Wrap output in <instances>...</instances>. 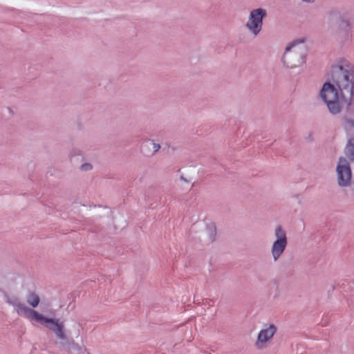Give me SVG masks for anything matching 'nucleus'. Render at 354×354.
Listing matches in <instances>:
<instances>
[{
	"label": "nucleus",
	"mask_w": 354,
	"mask_h": 354,
	"mask_svg": "<svg viewBox=\"0 0 354 354\" xmlns=\"http://www.w3.org/2000/svg\"><path fill=\"white\" fill-rule=\"evenodd\" d=\"M353 88L354 68L345 62L333 66L330 77L323 84L319 95L329 113L337 115L351 99Z\"/></svg>",
	"instance_id": "obj_1"
},
{
	"label": "nucleus",
	"mask_w": 354,
	"mask_h": 354,
	"mask_svg": "<svg viewBox=\"0 0 354 354\" xmlns=\"http://www.w3.org/2000/svg\"><path fill=\"white\" fill-rule=\"evenodd\" d=\"M3 298L8 304L14 308L18 315L28 320L33 326L46 328L51 330L59 339L66 340L67 339L68 333L64 321L47 316L37 310L28 308L22 302L19 294L11 285L8 287Z\"/></svg>",
	"instance_id": "obj_2"
},
{
	"label": "nucleus",
	"mask_w": 354,
	"mask_h": 354,
	"mask_svg": "<svg viewBox=\"0 0 354 354\" xmlns=\"http://www.w3.org/2000/svg\"><path fill=\"white\" fill-rule=\"evenodd\" d=\"M304 43V39H297L287 45L281 58L285 68L293 69L305 64L306 48Z\"/></svg>",
	"instance_id": "obj_3"
},
{
	"label": "nucleus",
	"mask_w": 354,
	"mask_h": 354,
	"mask_svg": "<svg viewBox=\"0 0 354 354\" xmlns=\"http://www.w3.org/2000/svg\"><path fill=\"white\" fill-rule=\"evenodd\" d=\"M330 20L337 19L336 35L341 43L351 42L353 38V19L346 13L332 10L328 13Z\"/></svg>",
	"instance_id": "obj_4"
},
{
	"label": "nucleus",
	"mask_w": 354,
	"mask_h": 354,
	"mask_svg": "<svg viewBox=\"0 0 354 354\" xmlns=\"http://www.w3.org/2000/svg\"><path fill=\"white\" fill-rule=\"evenodd\" d=\"M266 17L267 10L263 8H256L249 12L245 27L251 35L255 37L261 32Z\"/></svg>",
	"instance_id": "obj_5"
},
{
	"label": "nucleus",
	"mask_w": 354,
	"mask_h": 354,
	"mask_svg": "<svg viewBox=\"0 0 354 354\" xmlns=\"http://www.w3.org/2000/svg\"><path fill=\"white\" fill-rule=\"evenodd\" d=\"M288 246V237L286 230L280 225L274 230V240L270 248V254L272 260L276 262L283 254Z\"/></svg>",
	"instance_id": "obj_6"
},
{
	"label": "nucleus",
	"mask_w": 354,
	"mask_h": 354,
	"mask_svg": "<svg viewBox=\"0 0 354 354\" xmlns=\"http://www.w3.org/2000/svg\"><path fill=\"white\" fill-rule=\"evenodd\" d=\"M335 174L337 185L340 187H348L352 183V169L349 160L344 156L338 158Z\"/></svg>",
	"instance_id": "obj_7"
},
{
	"label": "nucleus",
	"mask_w": 354,
	"mask_h": 354,
	"mask_svg": "<svg viewBox=\"0 0 354 354\" xmlns=\"http://www.w3.org/2000/svg\"><path fill=\"white\" fill-rule=\"evenodd\" d=\"M277 332V326L274 324L267 323L259 331L254 342V346L258 350L267 348L271 344Z\"/></svg>",
	"instance_id": "obj_8"
},
{
	"label": "nucleus",
	"mask_w": 354,
	"mask_h": 354,
	"mask_svg": "<svg viewBox=\"0 0 354 354\" xmlns=\"http://www.w3.org/2000/svg\"><path fill=\"white\" fill-rule=\"evenodd\" d=\"M344 153L346 159L354 161V136L348 138L344 148Z\"/></svg>",
	"instance_id": "obj_9"
},
{
	"label": "nucleus",
	"mask_w": 354,
	"mask_h": 354,
	"mask_svg": "<svg viewBox=\"0 0 354 354\" xmlns=\"http://www.w3.org/2000/svg\"><path fill=\"white\" fill-rule=\"evenodd\" d=\"M26 301L29 308L35 310L40 303V297L36 292L30 291L26 296Z\"/></svg>",
	"instance_id": "obj_10"
},
{
	"label": "nucleus",
	"mask_w": 354,
	"mask_h": 354,
	"mask_svg": "<svg viewBox=\"0 0 354 354\" xmlns=\"http://www.w3.org/2000/svg\"><path fill=\"white\" fill-rule=\"evenodd\" d=\"M81 325L76 321H73L68 330V335L71 337H77L80 334Z\"/></svg>",
	"instance_id": "obj_11"
},
{
	"label": "nucleus",
	"mask_w": 354,
	"mask_h": 354,
	"mask_svg": "<svg viewBox=\"0 0 354 354\" xmlns=\"http://www.w3.org/2000/svg\"><path fill=\"white\" fill-rule=\"evenodd\" d=\"M342 126L347 132L354 131V118H344L342 121Z\"/></svg>",
	"instance_id": "obj_12"
},
{
	"label": "nucleus",
	"mask_w": 354,
	"mask_h": 354,
	"mask_svg": "<svg viewBox=\"0 0 354 354\" xmlns=\"http://www.w3.org/2000/svg\"><path fill=\"white\" fill-rule=\"evenodd\" d=\"M70 354H89L86 348L73 345L70 348Z\"/></svg>",
	"instance_id": "obj_13"
},
{
	"label": "nucleus",
	"mask_w": 354,
	"mask_h": 354,
	"mask_svg": "<svg viewBox=\"0 0 354 354\" xmlns=\"http://www.w3.org/2000/svg\"><path fill=\"white\" fill-rule=\"evenodd\" d=\"M146 144L151 147L153 151V154L158 152L160 149V144L156 142L153 140H149L146 142Z\"/></svg>",
	"instance_id": "obj_14"
},
{
	"label": "nucleus",
	"mask_w": 354,
	"mask_h": 354,
	"mask_svg": "<svg viewBox=\"0 0 354 354\" xmlns=\"http://www.w3.org/2000/svg\"><path fill=\"white\" fill-rule=\"evenodd\" d=\"M93 169V165L90 162H84L80 166V169L82 171H88Z\"/></svg>",
	"instance_id": "obj_15"
},
{
	"label": "nucleus",
	"mask_w": 354,
	"mask_h": 354,
	"mask_svg": "<svg viewBox=\"0 0 354 354\" xmlns=\"http://www.w3.org/2000/svg\"><path fill=\"white\" fill-rule=\"evenodd\" d=\"M180 180L186 183H189V180L187 178H185L183 176H180Z\"/></svg>",
	"instance_id": "obj_16"
}]
</instances>
